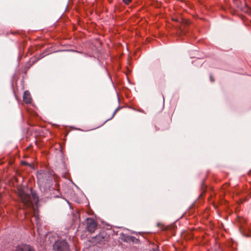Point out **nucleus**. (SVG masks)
Listing matches in <instances>:
<instances>
[{
	"instance_id": "39448f33",
	"label": "nucleus",
	"mask_w": 251,
	"mask_h": 251,
	"mask_svg": "<svg viewBox=\"0 0 251 251\" xmlns=\"http://www.w3.org/2000/svg\"><path fill=\"white\" fill-rule=\"evenodd\" d=\"M15 251H34V250L28 245L22 244L16 247Z\"/></svg>"
},
{
	"instance_id": "20e7f679",
	"label": "nucleus",
	"mask_w": 251,
	"mask_h": 251,
	"mask_svg": "<svg viewBox=\"0 0 251 251\" xmlns=\"http://www.w3.org/2000/svg\"><path fill=\"white\" fill-rule=\"evenodd\" d=\"M87 220V230L91 233H93L95 231L97 227V224L95 222V221L92 219L88 218Z\"/></svg>"
},
{
	"instance_id": "9d476101",
	"label": "nucleus",
	"mask_w": 251,
	"mask_h": 251,
	"mask_svg": "<svg viewBox=\"0 0 251 251\" xmlns=\"http://www.w3.org/2000/svg\"><path fill=\"white\" fill-rule=\"evenodd\" d=\"M210 80H211V81H214V80H213V78H212V76H211V75L210 76Z\"/></svg>"
},
{
	"instance_id": "0eeeda50",
	"label": "nucleus",
	"mask_w": 251,
	"mask_h": 251,
	"mask_svg": "<svg viewBox=\"0 0 251 251\" xmlns=\"http://www.w3.org/2000/svg\"><path fill=\"white\" fill-rule=\"evenodd\" d=\"M42 174L41 173H39L37 175V177H38V182L39 185H42V183H43V181L42 179Z\"/></svg>"
},
{
	"instance_id": "7ed1b4c3",
	"label": "nucleus",
	"mask_w": 251,
	"mask_h": 251,
	"mask_svg": "<svg viewBox=\"0 0 251 251\" xmlns=\"http://www.w3.org/2000/svg\"><path fill=\"white\" fill-rule=\"evenodd\" d=\"M54 251H70L69 246L64 240H58L56 241L53 246Z\"/></svg>"
},
{
	"instance_id": "1a4fd4ad",
	"label": "nucleus",
	"mask_w": 251,
	"mask_h": 251,
	"mask_svg": "<svg viewBox=\"0 0 251 251\" xmlns=\"http://www.w3.org/2000/svg\"><path fill=\"white\" fill-rule=\"evenodd\" d=\"M124 3H125L126 4H128L131 0H123Z\"/></svg>"
},
{
	"instance_id": "423d86ee",
	"label": "nucleus",
	"mask_w": 251,
	"mask_h": 251,
	"mask_svg": "<svg viewBox=\"0 0 251 251\" xmlns=\"http://www.w3.org/2000/svg\"><path fill=\"white\" fill-rule=\"evenodd\" d=\"M23 100L26 103H30L31 102V97L30 93L25 91L23 95Z\"/></svg>"
},
{
	"instance_id": "f257e3e1",
	"label": "nucleus",
	"mask_w": 251,
	"mask_h": 251,
	"mask_svg": "<svg viewBox=\"0 0 251 251\" xmlns=\"http://www.w3.org/2000/svg\"><path fill=\"white\" fill-rule=\"evenodd\" d=\"M18 194L24 205L27 207L31 208L34 211L35 205H36L38 201V198L36 194L31 191V196H30L26 193L22 188L18 189Z\"/></svg>"
},
{
	"instance_id": "9b49d317",
	"label": "nucleus",
	"mask_w": 251,
	"mask_h": 251,
	"mask_svg": "<svg viewBox=\"0 0 251 251\" xmlns=\"http://www.w3.org/2000/svg\"><path fill=\"white\" fill-rule=\"evenodd\" d=\"M100 237H101V236H100V235H98V236H97V238H100Z\"/></svg>"
},
{
	"instance_id": "f03ea898",
	"label": "nucleus",
	"mask_w": 251,
	"mask_h": 251,
	"mask_svg": "<svg viewBox=\"0 0 251 251\" xmlns=\"http://www.w3.org/2000/svg\"><path fill=\"white\" fill-rule=\"evenodd\" d=\"M236 221V224L237 223L239 224V228L241 233L245 236H251V226L247 225L244 218L237 216Z\"/></svg>"
},
{
	"instance_id": "6e6552de",
	"label": "nucleus",
	"mask_w": 251,
	"mask_h": 251,
	"mask_svg": "<svg viewBox=\"0 0 251 251\" xmlns=\"http://www.w3.org/2000/svg\"><path fill=\"white\" fill-rule=\"evenodd\" d=\"M33 218L36 221V223L37 225L38 224V221H39V218L38 215H36L35 213H34V216H33Z\"/></svg>"
}]
</instances>
